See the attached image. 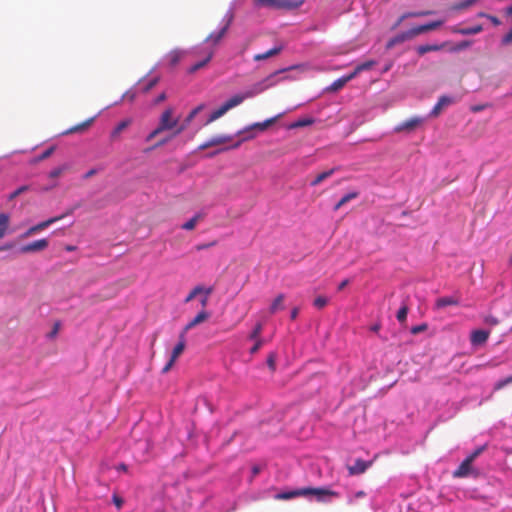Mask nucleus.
Listing matches in <instances>:
<instances>
[{
	"mask_svg": "<svg viewBox=\"0 0 512 512\" xmlns=\"http://www.w3.org/2000/svg\"><path fill=\"white\" fill-rule=\"evenodd\" d=\"M213 293V287H204V291L202 294H200V304L202 309H206L208 302H209V296Z\"/></svg>",
	"mask_w": 512,
	"mask_h": 512,
	"instance_id": "29",
	"label": "nucleus"
},
{
	"mask_svg": "<svg viewBox=\"0 0 512 512\" xmlns=\"http://www.w3.org/2000/svg\"><path fill=\"white\" fill-rule=\"evenodd\" d=\"M267 364L271 370H275V355L271 354L269 355L267 359Z\"/></svg>",
	"mask_w": 512,
	"mask_h": 512,
	"instance_id": "58",
	"label": "nucleus"
},
{
	"mask_svg": "<svg viewBox=\"0 0 512 512\" xmlns=\"http://www.w3.org/2000/svg\"><path fill=\"white\" fill-rule=\"evenodd\" d=\"M423 119L422 118H419V117H413L403 123H401L397 128L396 130L397 131H402V130H407V131H410V130H413L414 128H416L417 126H419L421 123H422Z\"/></svg>",
	"mask_w": 512,
	"mask_h": 512,
	"instance_id": "18",
	"label": "nucleus"
},
{
	"mask_svg": "<svg viewBox=\"0 0 512 512\" xmlns=\"http://www.w3.org/2000/svg\"><path fill=\"white\" fill-rule=\"evenodd\" d=\"M284 299H285L284 294H279V295L274 299V301L272 302V304H271V306H270V313H271V314H274V313H276L277 311H279V310H283V309H284Z\"/></svg>",
	"mask_w": 512,
	"mask_h": 512,
	"instance_id": "23",
	"label": "nucleus"
},
{
	"mask_svg": "<svg viewBox=\"0 0 512 512\" xmlns=\"http://www.w3.org/2000/svg\"><path fill=\"white\" fill-rule=\"evenodd\" d=\"M452 103H454V99L452 97L442 95L441 97H439L438 102L431 110L430 116L437 117L444 108L448 107Z\"/></svg>",
	"mask_w": 512,
	"mask_h": 512,
	"instance_id": "13",
	"label": "nucleus"
},
{
	"mask_svg": "<svg viewBox=\"0 0 512 512\" xmlns=\"http://www.w3.org/2000/svg\"><path fill=\"white\" fill-rule=\"evenodd\" d=\"M444 47V44H426L417 47V53L422 56L428 52L439 51Z\"/></svg>",
	"mask_w": 512,
	"mask_h": 512,
	"instance_id": "22",
	"label": "nucleus"
},
{
	"mask_svg": "<svg viewBox=\"0 0 512 512\" xmlns=\"http://www.w3.org/2000/svg\"><path fill=\"white\" fill-rule=\"evenodd\" d=\"M303 3L304 0H254L255 6L272 10H294Z\"/></svg>",
	"mask_w": 512,
	"mask_h": 512,
	"instance_id": "3",
	"label": "nucleus"
},
{
	"mask_svg": "<svg viewBox=\"0 0 512 512\" xmlns=\"http://www.w3.org/2000/svg\"><path fill=\"white\" fill-rule=\"evenodd\" d=\"M210 318V313L206 309H202L191 321H189L181 332L186 334L189 330L194 328L195 326L205 322Z\"/></svg>",
	"mask_w": 512,
	"mask_h": 512,
	"instance_id": "10",
	"label": "nucleus"
},
{
	"mask_svg": "<svg viewBox=\"0 0 512 512\" xmlns=\"http://www.w3.org/2000/svg\"><path fill=\"white\" fill-rule=\"evenodd\" d=\"M503 44H509L512 42V27L511 30L503 37Z\"/></svg>",
	"mask_w": 512,
	"mask_h": 512,
	"instance_id": "59",
	"label": "nucleus"
},
{
	"mask_svg": "<svg viewBox=\"0 0 512 512\" xmlns=\"http://www.w3.org/2000/svg\"><path fill=\"white\" fill-rule=\"evenodd\" d=\"M254 341H255V344L250 349V353L251 354H255L256 352H258V350L263 345V340L262 339H257V340H254Z\"/></svg>",
	"mask_w": 512,
	"mask_h": 512,
	"instance_id": "51",
	"label": "nucleus"
},
{
	"mask_svg": "<svg viewBox=\"0 0 512 512\" xmlns=\"http://www.w3.org/2000/svg\"><path fill=\"white\" fill-rule=\"evenodd\" d=\"M230 140H231V136H224V135L215 136V137L211 138L210 140H208V145H211V147H212V146L224 144Z\"/></svg>",
	"mask_w": 512,
	"mask_h": 512,
	"instance_id": "34",
	"label": "nucleus"
},
{
	"mask_svg": "<svg viewBox=\"0 0 512 512\" xmlns=\"http://www.w3.org/2000/svg\"><path fill=\"white\" fill-rule=\"evenodd\" d=\"M360 72H357V67L355 68V70L346 75V76H343V78L346 80V82H349L350 80L354 79Z\"/></svg>",
	"mask_w": 512,
	"mask_h": 512,
	"instance_id": "60",
	"label": "nucleus"
},
{
	"mask_svg": "<svg viewBox=\"0 0 512 512\" xmlns=\"http://www.w3.org/2000/svg\"><path fill=\"white\" fill-rule=\"evenodd\" d=\"M302 494L304 497L314 496L318 502H328L331 498L337 497L338 493L324 487H306L302 488Z\"/></svg>",
	"mask_w": 512,
	"mask_h": 512,
	"instance_id": "5",
	"label": "nucleus"
},
{
	"mask_svg": "<svg viewBox=\"0 0 512 512\" xmlns=\"http://www.w3.org/2000/svg\"><path fill=\"white\" fill-rule=\"evenodd\" d=\"M73 208L69 209L67 212H65L64 214L60 215V216H56V217H52L48 220H45V221H42L32 227H30L26 233L24 234V237H28V236H31L41 230H44L45 228H47L48 226H50L51 224L63 219L64 217H66L67 215H70L73 213Z\"/></svg>",
	"mask_w": 512,
	"mask_h": 512,
	"instance_id": "9",
	"label": "nucleus"
},
{
	"mask_svg": "<svg viewBox=\"0 0 512 512\" xmlns=\"http://www.w3.org/2000/svg\"><path fill=\"white\" fill-rule=\"evenodd\" d=\"M158 83V78L151 79L145 86L144 92H148Z\"/></svg>",
	"mask_w": 512,
	"mask_h": 512,
	"instance_id": "57",
	"label": "nucleus"
},
{
	"mask_svg": "<svg viewBox=\"0 0 512 512\" xmlns=\"http://www.w3.org/2000/svg\"><path fill=\"white\" fill-rule=\"evenodd\" d=\"M60 327L61 323L59 321H56L53 325L52 330L47 334V337L50 339L55 338L60 330Z\"/></svg>",
	"mask_w": 512,
	"mask_h": 512,
	"instance_id": "48",
	"label": "nucleus"
},
{
	"mask_svg": "<svg viewBox=\"0 0 512 512\" xmlns=\"http://www.w3.org/2000/svg\"><path fill=\"white\" fill-rule=\"evenodd\" d=\"M346 83V80L343 77H341L331 84V86L329 87V91H338L341 88H343Z\"/></svg>",
	"mask_w": 512,
	"mask_h": 512,
	"instance_id": "41",
	"label": "nucleus"
},
{
	"mask_svg": "<svg viewBox=\"0 0 512 512\" xmlns=\"http://www.w3.org/2000/svg\"><path fill=\"white\" fill-rule=\"evenodd\" d=\"M359 193L356 191L350 192L346 195H344L338 203L334 206V211H338L343 205L348 203L349 201L356 199L358 197Z\"/></svg>",
	"mask_w": 512,
	"mask_h": 512,
	"instance_id": "24",
	"label": "nucleus"
},
{
	"mask_svg": "<svg viewBox=\"0 0 512 512\" xmlns=\"http://www.w3.org/2000/svg\"><path fill=\"white\" fill-rule=\"evenodd\" d=\"M299 314V308L295 307L291 310L290 318L291 320H295L298 317Z\"/></svg>",
	"mask_w": 512,
	"mask_h": 512,
	"instance_id": "61",
	"label": "nucleus"
},
{
	"mask_svg": "<svg viewBox=\"0 0 512 512\" xmlns=\"http://www.w3.org/2000/svg\"><path fill=\"white\" fill-rule=\"evenodd\" d=\"M202 219V215L200 213L194 215L190 220L185 222L182 225V229L184 230H193L197 225L198 221Z\"/></svg>",
	"mask_w": 512,
	"mask_h": 512,
	"instance_id": "32",
	"label": "nucleus"
},
{
	"mask_svg": "<svg viewBox=\"0 0 512 512\" xmlns=\"http://www.w3.org/2000/svg\"><path fill=\"white\" fill-rule=\"evenodd\" d=\"M130 120H123L121 121L111 132V138L113 140L117 139L119 135L130 125Z\"/></svg>",
	"mask_w": 512,
	"mask_h": 512,
	"instance_id": "26",
	"label": "nucleus"
},
{
	"mask_svg": "<svg viewBox=\"0 0 512 512\" xmlns=\"http://www.w3.org/2000/svg\"><path fill=\"white\" fill-rule=\"evenodd\" d=\"M166 99V93H161L158 95V97L155 99V103L158 104Z\"/></svg>",
	"mask_w": 512,
	"mask_h": 512,
	"instance_id": "64",
	"label": "nucleus"
},
{
	"mask_svg": "<svg viewBox=\"0 0 512 512\" xmlns=\"http://www.w3.org/2000/svg\"><path fill=\"white\" fill-rule=\"evenodd\" d=\"M183 55H184V52L179 49H174L171 52H169L167 55V60H168L169 65L171 67L176 66L180 62Z\"/></svg>",
	"mask_w": 512,
	"mask_h": 512,
	"instance_id": "21",
	"label": "nucleus"
},
{
	"mask_svg": "<svg viewBox=\"0 0 512 512\" xmlns=\"http://www.w3.org/2000/svg\"><path fill=\"white\" fill-rule=\"evenodd\" d=\"M10 218L8 214L0 213V239H2L9 227Z\"/></svg>",
	"mask_w": 512,
	"mask_h": 512,
	"instance_id": "25",
	"label": "nucleus"
},
{
	"mask_svg": "<svg viewBox=\"0 0 512 512\" xmlns=\"http://www.w3.org/2000/svg\"><path fill=\"white\" fill-rule=\"evenodd\" d=\"M286 71V69L276 71L272 74H270L268 77H266L263 81L258 82L254 84L249 90L244 92L243 94H236L229 98L227 101H225L218 109L214 110L208 120L207 123H211L218 118L222 117L226 112H228L230 109L240 105L245 99L252 98L269 87L276 84L277 80L275 77L279 74Z\"/></svg>",
	"mask_w": 512,
	"mask_h": 512,
	"instance_id": "2",
	"label": "nucleus"
},
{
	"mask_svg": "<svg viewBox=\"0 0 512 512\" xmlns=\"http://www.w3.org/2000/svg\"><path fill=\"white\" fill-rule=\"evenodd\" d=\"M485 450V446L478 447L473 453H471L468 458L474 462V460Z\"/></svg>",
	"mask_w": 512,
	"mask_h": 512,
	"instance_id": "55",
	"label": "nucleus"
},
{
	"mask_svg": "<svg viewBox=\"0 0 512 512\" xmlns=\"http://www.w3.org/2000/svg\"><path fill=\"white\" fill-rule=\"evenodd\" d=\"M215 245H217V241H216V240H214V241H212V242H209V243L197 244V245L195 246V249H196L197 251H201V250H204V249L211 248V247H213V246H215Z\"/></svg>",
	"mask_w": 512,
	"mask_h": 512,
	"instance_id": "50",
	"label": "nucleus"
},
{
	"mask_svg": "<svg viewBox=\"0 0 512 512\" xmlns=\"http://www.w3.org/2000/svg\"><path fill=\"white\" fill-rule=\"evenodd\" d=\"M282 115L283 114L281 113V114H278L277 116L269 118V119H267V120H265L263 122L253 123L249 127H247L245 129V131H250V130H253V129H258L260 131H264L268 127H270L272 124H274L280 117H282Z\"/></svg>",
	"mask_w": 512,
	"mask_h": 512,
	"instance_id": "15",
	"label": "nucleus"
},
{
	"mask_svg": "<svg viewBox=\"0 0 512 512\" xmlns=\"http://www.w3.org/2000/svg\"><path fill=\"white\" fill-rule=\"evenodd\" d=\"M313 123H314V119H312V118H303V119H299V120L291 123L289 125V129L306 127V126L312 125Z\"/></svg>",
	"mask_w": 512,
	"mask_h": 512,
	"instance_id": "31",
	"label": "nucleus"
},
{
	"mask_svg": "<svg viewBox=\"0 0 512 512\" xmlns=\"http://www.w3.org/2000/svg\"><path fill=\"white\" fill-rule=\"evenodd\" d=\"M490 331L477 329L473 330L470 334V342L473 346H480L487 342Z\"/></svg>",
	"mask_w": 512,
	"mask_h": 512,
	"instance_id": "12",
	"label": "nucleus"
},
{
	"mask_svg": "<svg viewBox=\"0 0 512 512\" xmlns=\"http://www.w3.org/2000/svg\"><path fill=\"white\" fill-rule=\"evenodd\" d=\"M233 19H234V15L231 11L226 13V15L224 16V18L222 20V27L218 31L210 33L205 38V40H204L205 43H208L212 47L217 46L221 42V40L224 38V36L227 34V32L233 22Z\"/></svg>",
	"mask_w": 512,
	"mask_h": 512,
	"instance_id": "4",
	"label": "nucleus"
},
{
	"mask_svg": "<svg viewBox=\"0 0 512 512\" xmlns=\"http://www.w3.org/2000/svg\"><path fill=\"white\" fill-rule=\"evenodd\" d=\"M65 170H66V166L57 167V168L53 169L52 171H50L49 177L57 178V177L61 176Z\"/></svg>",
	"mask_w": 512,
	"mask_h": 512,
	"instance_id": "49",
	"label": "nucleus"
},
{
	"mask_svg": "<svg viewBox=\"0 0 512 512\" xmlns=\"http://www.w3.org/2000/svg\"><path fill=\"white\" fill-rule=\"evenodd\" d=\"M412 39L411 36H410V33L409 31H405V32H402L396 36H394L393 38H391L388 42H387V49H391L393 48L395 45L397 44H400V43H403L407 40H410Z\"/></svg>",
	"mask_w": 512,
	"mask_h": 512,
	"instance_id": "19",
	"label": "nucleus"
},
{
	"mask_svg": "<svg viewBox=\"0 0 512 512\" xmlns=\"http://www.w3.org/2000/svg\"><path fill=\"white\" fill-rule=\"evenodd\" d=\"M299 496H303L302 488L301 489H297V490H293V491H290V492L280 493V494L277 495V499L288 500V499L299 497Z\"/></svg>",
	"mask_w": 512,
	"mask_h": 512,
	"instance_id": "33",
	"label": "nucleus"
},
{
	"mask_svg": "<svg viewBox=\"0 0 512 512\" xmlns=\"http://www.w3.org/2000/svg\"><path fill=\"white\" fill-rule=\"evenodd\" d=\"M185 336L186 334H184L183 332H180L179 334V342L177 343V345L174 347L172 353H171V357H170V360L168 361V363L163 367L162 369V372L163 373H167L171 368L172 366L174 365L175 361L177 360V358L182 354V352L184 351L185 349V345H186V340H185Z\"/></svg>",
	"mask_w": 512,
	"mask_h": 512,
	"instance_id": "8",
	"label": "nucleus"
},
{
	"mask_svg": "<svg viewBox=\"0 0 512 512\" xmlns=\"http://www.w3.org/2000/svg\"><path fill=\"white\" fill-rule=\"evenodd\" d=\"M52 152H53V148H49V149H47L46 151H44V152L42 153V155L40 156V159H42V160H43V159L48 158V157L52 154Z\"/></svg>",
	"mask_w": 512,
	"mask_h": 512,
	"instance_id": "62",
	"label": "nucleus"
},
{
	"mask_svg": "<svg viewBox=\"0 0 512 512\" xmlns=\"http://www.w3.org/2000/svg\"><path fill=\"white\" fill-rule=\"evenodd\" d=\"M49 243L47 239H39L34 242L28 243L26 245H23L20 248L21 253H31V252H37L42 251L48 247Z\"/></svg>",
	"mask_w": 512,
	"mask_h": 512,
	"instance_id": "11",
	"label": "nucleus"
},
{
	"mask_svg": "<svg viewBox=\"0 0 512 512\" xmlns=\"http://www.w3.org/2000/svg\"><path fill=\"white\" fill-rule=\"evenodd\" d=\"M93 121H94V118H90V119L84 121L83 123L70 128L66 133H75V132L82 131V130L86 129L87 127H89Z\"/></svg>",
	"mask_w": 512,
	"mask_h": 512,
	"instance_id": "36",
	"label": "nucleus"
},
{
	"mask_svg": "<svg viewBox=\"0 0 512 512\" xmlns=\"http://www.w3.org/2000/svg\"><path fill=\"white\" fill-rule=\"evenodd\" d=\"M30 189V186L28 185H23V186H20L19 188H17L15 191H13L11 194H9L8 196V200L9 201H12L14 200L15 198H17L19 195H21L22 193L28 191Z\"/></svg>",
	"mask_w": 512,
	"mask_h": 512,
	"instance_id": "39",
	"label": "nucleus"
},
{
	"mask_svg": "<svg viewBox=\"0 0 512 512\" xmlns=\"http://www.w3.org/2000/svg\"><path fill=\"white\" fill-rule=\"evenodd\" d=\"M471 45V41L464 40L458 43L453 50L459 51L468 48Z\"/></svg>",
	"mask_w": 512,
	"mask_h": 512,
	"instance_id": "53",
	"label": "nucleus"
},
{
	"mask_svg": "<svg viewBox=\"0 0 512 512\" xmlns=\"http://www.w3.org/2000/svg\"><path fill=\"white\" fill-rule=\"evenodd\" d=\"M204 291V286L202 285H197L195 286L190 292L189 294L186 296V298L184 299V302L185 303H189L191 302L195 297L199 296L200 294H202V292Z\"/></svg>",
	"mask_w": 512,
	"mask_h": 512,
	"instance_id": "30",
	"label": "nucleus"
},
{
	"mask_svg": "<svg viewBox=\"0 0 512 512\" xmlns=\"http://www.w3.org/2000/svg\"><path fill=\"white\" fill-rule=\"evenodd\" d=\"M262 330H263L262 323H257L255 325L254 329L252 330V332L250 333L249 338L251 340L261 339L260 335L262 333Z\"/></svg>",
	"mask_w": 512,
	"mask_h": 512,
	"instance_id": "38",
	"label": "nucleus"
},
{
	"mask_svg": "<svg viewBox=\"0 0 512 512\" xmlns=\"http://www.w3.org/2000/svg\"><path fill=\"white\" fill-rule=\"evenodd\" d=\"M459 304V299L454 296H445L438 298L435 302V306L438 309L445 308L447 306H457Z\"/></svg>",
	"mask_w": 512,
	"mask_h": 512,
	"instance_id": "17",
	"label": "nucleus"
},
{
	"mask_svg": "<svg viewBox=\"0 0 512 512\" xmlns=\"http://www.w3.org/2000/svg\"><path fill=\"white\" fill-rule=\"evenodd\" d=\"M204 55H205V58L202 61H199V62L195 63L194 65H192L189 68V70H188L189 73H195L199 69L205 67L210 62V60L212 59V57L214 55V49L213 48H207L204 51Z\"/></svg>",
	"mask_w": 512,
	"mask_h": 512,
	"instance_id": "14",
	"label": "nucleus"
},
{
	"mask_svg": "<svg viewBox=\"0 0 512 512\" xmlns=\"http://www.w3.org/2000/svg\"><path fill=\"white\" fill-rule=\"evenodd\" d=\"M204 105H199L197 107H195L190 113L189 115L187 116L185 122L186 123H190L195 117L196 115L203 109Z\"/></svg>",
	"mask_w": 512,
	"mask_h": 512,
	"instance_id": "46",
	"label": "nucleus"
},
{
	"mask_svg": "<svg viewBox=\"0 0 512 512\" xmlns=\"http://www.w3.org/2000/svg\"><path fill=\"white\" fill-rule=\"evenodd\" d=\"M485 324L490 326H496L499 323V320L494 316H487L484 319Z\"/></svg>",
	"mask_w": 512,
	"mask_h": 512,
	"instance_id": "54",
	"label": "nucleus"
},
{
	"mask_svg": "<svg viewBox=\"0 0 512 512\" xmlns=\"http://www.w3.org/2000/svg\"><path fill=\"white\" fill-rule=\"evenodd\" d=\"M482 30H483V27L480 24L475 25L473 27H468V28H453L452 29V31L454 33H459L461 35H475V34L482 32Z\"/></svg>",
	"mask_w": 512,
	"mask_h": 512,
	"instance_id": "20",
	"label": "nucleus"
},
{
	"mask_svg": "<svg viewBox=\"0 0 512 512\" xmlns=\"http://www.w3.org/2000/svg\"><path fill=\"white\" fill-rule=\"evenodd\" d=\"M409 33H410V36L411 38L413 39L414 37L420 35V34H423V33H426V30H425V26L424 24L423 25H419V26H416V27H413L412 29L408 30Z\"/></svg>",
	"mask_w": 512,
	"mask_h": 512,
	"instance_id": "43",
	"label": "nucleus"
},
{
	"mask_svg": "<svg viewBox=\"0 0 512 512\" xmlns=\"http://www.w3.org/2000/svg\"><path fill=\"white\" fill-rule=\"evenodd\" d=\"M286 71V69L276 71L272 74H270L268 77H266L263 81L258 82L254 84L249 90L244 92L243 94H236L229 98L227 101H225L218 109L214 110L208 120L207 123H211L218 118L222 117L226 112H228L230 109L240 105L245 99L252 98L269 87L276 84L277 80L275 77L279 74Z\"/></svg>",
	"mask_w": 512,
	"mask_h": 512,
	"instance_id": "1",
	"label": "nucleus"
},
{
	"mask_svg": "<svg viewBox=\"0 0 512 512\" xmlns=\"http://www.w3.org/2000/svg\"><path fill=\"white\" fill-rule=\"evenodd\" d=\"M428 329V325L426 323H422L420 325L413 326L410 330V332L413 335L419 334L421 332H424Z\"/></svg>",
	"mask_w": 512,
	"mask_h": 512,
	"instance_id": "47",
	"label": "nucleus"
},
{
	"mask_svg": "<svg viewBox=\"0 0 512 512\" xmlns=\"http://www.w3.org/2000/svg\"><path fill=\"white\" fill-rule=\"evenodd\" d=\"M376 64L375 61L373 60H370V61H366L362 64H359L357 66V72H362V71H365V70H369L371 69L374 65Z\"/></svg>",
	"mask_w": 512,
	"mask_h": 512,
	"instance_id": "45",
	"label": "nucleus"
},
{
	"mask_svg": "<svg viewBox=\"0 0 512 512\" xmlns=\"http://www.w3.org/2000/svg\"><path fill=\"white\" fill-rule=\"evenodd\" d=\"M477 1L478 0H464V1H461L458 3H455L452 6V9L456 10V11L464 10V9H467L468 7L472 6L473 4H475Z\"/></svg>",
	"mask_w": 512,
	"mask_h": 512,
	"instance_id": "35",
	"label": "nucleus"
},
{
	"mask_svg": "<svg viewBox=\"0 0 512 512\" xmlns=\"http://www.w3.org/2000/svg\"><path fill=\"white\" fill-rule=\"evenodd\" d=\"M328 301L329 300H328L327 297H325V296H318V297L315 298L313 305L317 309H322V308H324L328 304Z\"/></svg>",
	"mask_w": 512,
	"mask_h": 512,
	"instance_id": "42",
	"label": "nucleus"
},
{
	"mask_svg": "<svg viewBox=\"0 0 512 512\" xmlns=\"http://www.w3.org/2000/svg\"><path fill=\"white\" fill-rule=\"evenodd\" d=\"M349 284V280L345 279L338 285V291L343 290Z\"/></svg>",
	"mask_w": 512,
	"mask_h": 512,
	"instance_id": "63",
	"label": "nucleus"
},
{
	"mask_svg": "<svg viewBox=\"0 0 512 512\" xmlns=\"http://www.w3.org/2000/svg\"><path fill=\"white\" fill-rule=\"evenodd\" d=\"M112 501H113L114 505H115L118 509H121V508H122L124 501H123V499H122L120 496H118V495L114 494V495L112 496Z\"/></svg>",
	"mask_w": 512,
	"mask_h": 512,
	"instance_id": "52",
	"label": "nucleus"
},
{
	"mask_svg": "<svg viewBox=\"0 0 512 512\" xmlns=\"http://www.w3.org/2000/svg\"><path fill=\"white\" fill-rule=\"evenodd\" d=\"M510 383H512V375L497 381L494 385V391H499Z\"/></svg>",
	"mask_w": 512,
	"mask_h": 512,
	"instance_id": "40",
	"label": "nucleus"
},
{
	"mask_svg": "<svg viewBox=\"0 0 512 512\" xmlns=\"http://www.w3.org/2000/svg\"><path fill=\"white\" fill-rule=\"evenodd\" d=\"M335 172V169L332 168L330 170L324 171L322 173H319L314 180L311 182V186H317L324 180L328 179L330 176H332Z\"/></svg>",
	"mask_w": 512,
	"mask_h": 512,
	"instance_id": "27",
	"label": "nucleus"
},
{
	"mask_svg": "<svg viewBox=\"0 0 512 512\" xmlns=\"http://www.w3.org/2000/svg\"><path fill=\"white\" fill-rule=\"evenodd\" d=\"M473 461L471 458H466L462 461L459 467L453 472L454 478H465L468 476L478 477V471L472 466Z\"/></svg>",
	"mask_w": 512,
	"mask_h": 512,
	"instance_id": "7",
	"label": "nucleus"
},
{
	"mask_svg": "<svg viewBox=\"0 0 512 512\" xmlns=\"http://www.w3.org/2000/svg\"><path fill=\"white\" fill-rule=\"evenodd\" d=\"M443 23H444L443 20H436V21L429 22L427 24H424L425 30H426V32L435 30V29L439 28L440 26H442Z\"/></svg>",
	"mask_w": 512,
	"mask_h": 512,
	"instance_id": "44",
	"label": "nucleus"
},
{
	"mask_svg": "<svg viewBox=\"0 0 512 512\" xmlns=\"http://www.w3.org/2000/svg\"><path fill=\"white\" fill-rule=\"evenodd\" d=\"M281 49H282L281 47H274V48H272V49L268 50V51H267V52H265V53L256 54V55L253 57V59H254L255 61H262V60H265V59H267V58H269V57H272V56L277 55V54L281 51Z\"/></svg>",
	"mask_w": 512,
	"mask_h": 512,
	"instance_id": "28",
	"label": "nucleus"
},
{
	"mask_svg": "<svg viewBox=\"0 0 512 512\" xmlns=\"http://www.w3.org/2000/svg\"><path fill=\"white\" fill-rule=\"evenodd\" d=\"M173 115L174 109L172 107H168L163 111V113L160 116L158 124L160 130L166 131L177 127L179 119L173 117Z\"/></svg>",
	"mask_w": 512,
	"mask_h": 512,
	"instance_id": "6",
	"label": "nucleus"
},
{
	"mask_svg": "<svg viewBox=\"0 0 512 512\" xmlns=\"http://www.w3.org/2000/svg\"><path fill=\"white\" fill-rule=\"evenodd\" d=\"M408 311H409L408 305L404 303L401 306V308L398 310L397 315H396L397 320L400 323H404L406 321L407 315H408Z\"/></svg>",
	"mask_w": 512,
	"mask_h": 512,
	"instance_id": "37",
	"label": "nucleus"
},
{
	"mask_svg": "<svg viewBox=\"0 0 512 512\" xmlns=\"http://www.w3.org/2000/svg\"><path fill=\"white\" fill-rule=\"evenodd\" d=\"M161 132H163V130H160V127L158 126L156 129H154L147 137H146V141L149 142L151 141L152 139H154L158 134H160Z\"/></svg>",
	"mask_w": 512,
	"mask_h": 512,
	"instance_id": "56",
	"label": "nucleus"
},
{
	"mask_svg": "<svg viewBox=\"0 0 512 512\" xmlns=\"http://www.w3.org/2000/svg\"><path fill=\"white\" fill-rule=\"evenodd\" d=\"M370 463L362 459H357L352 466H349V473L351 475H357L364 473L369 467Z\"/></svg>",
	"mask_w": 512,
	"mask_h": 512,
	"instance_id": "16",
	"label": "nucleus"
}]
</instances>
